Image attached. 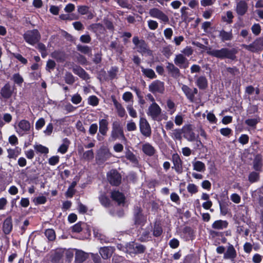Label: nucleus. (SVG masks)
I'll use <instances>...</instances> for the list:
<instances>
[{
	"mask_svg": "<svg viewBox=\"0 0 263 263\" xmlns=\"http://www.w3.org/2000/svg\"><path fill=\"white\" fill-rule=\"evenodd\" d=\"M111 198L116 201L119 205L123 204L125 197L124 194L118 191H114L111 193Z\"/></svg>",
	"mask_w": 263,
	"mask_h": 263,
	"instance_id": "nucleus-18",
	"label": "nucleus"
},
{
	"mask_svg": "<svg viewBox=\"0 0 263 263\" xmlns=\"http://www.w3.org/2000/svg\"><path fill=\"white\" fill-rule=\"evenodd\" d=\"M127 109L129 112V114L130 116H132L133 118L137 117V113L136 110L133 108L132 106L131 105H128L127 107Z\"/></svg>",
	"mask_w": 263,
	"mask_h": 263,
	"instance_id": "nucleus-60",
	"label": "nucleus"
},
{
	"mask_svg": "<svg viewBox=\"0 0 263 263\" xmlns=\"http://www.w3.org/2000/svg\"><path fill=\"white\" fill-rule=\"evenodd\" d=\"M80 40L83 43H89L91 42V39L89 34H85L82 35L80 37Z\"/></svg>",
	"mask_w": 263,
	"mask_h": 263,
	"instance_id": "nucleus-53",
	"label": "nucleus"
},
{
	"mask_svg": "<svg viewBox=\"0 0 263 263\" xmlns=\"http://www.w3.org/2000/svg\"><path fill=\"white\" fill-rule=\"evenodd\" d=\"M142 209L140 206H137L134 209V217L135 224H142L146 221L144 216L142 213Z\"/></svg>",
	"mask_w": 263,
	"mask_h": 263,
	"instance_id": "nucleus-14",
	"label": "nucleus"
},
{
	"mask_svg": "<svg viewBox=\"0 0 263 263\" xmlns=\"http://www.w3.org/2000/svg\"><path fill=\"white\" fill-rule=\"evenodd\" d=\"M140 129L141 133L145 137H150L151 135V129L150 126L147 120L143 118L140 119Z\"/></svg>",
	"mask_w": 263,
	"mask_h": 263,
	"instance_id": "nucleus-12",
	"label": "nucleus"
},
{
	"mask_svg": "<svg viewBox=\"0 0 263 263\" xmlns=\"http://www.w3.org/2000/svg\"><path fill=\"white\" fill-rule=\"evenodd\" d=\"M13 80L17 84H21L23 82V79L19 73L14 74L13 76Z\"/></svg>",
	"mask_w": 263,
	"mask_h": 263,
	"instance_id": "nucleus-50",
	"label": "nucleus"
},
{
	"mask_svg": "<svg viewBox=\"0 0 263 263\" xmlns=\"http://www.w3.org/2000/svg\"><path fill=\"white\" fill-rule=\"evenodd\" d=\"M82 101L81 97L78 95H74L71 98V101L73 103L77 104L81 102Z\"/></svg>",
	"mask_w": 263,
	"mask_h": 263,
	"instance_id": "nucleus-57",
	"label": "nucleus"
},
{
	"mask_svg": "<svg viewBox=\"0 0 263 263\" xmlns=\"http://www.w3.org/2000/svg\"><path fill=\"white\" fill-rule=\"evenodd\" d=\"M11 54L20 62L23 64H26L27 63V60L24 58L21 54L16 53H11Z\"/></svg>",
	"mask_w": 263,
	"mask_h": 263,
	"instance_id": "nucleus-45",
	"label": "nucleus"
},
{
	"mask_svg": "<svg viewBox=\"0 0 263 263\" xmlns=\"http://www.w3.org/2000/svg\"><path fill=\"white\" fill-rule=\"evenodd\" d=\"M141 68L143 74L146 77L149 79H154L156 78L157 76L153 69L144 68L142 66L141 67Z\"/></svg>",
	"mask_w": 263,
	"mask_h": 263,
	"instance_id": "nucleus-34",
	"label": "nucleus"
},
{
	"mask_svg": "<svg viewBox=\"0 0 263 263\" xmlns=\"http://www.w3.org/2000/svg\"><path fill=\"white\" fill-rule=\"evenodd\" d=\"M143 152L148 156H153L155 152V149L150 144L146 143L142 146Z\"/></svg>",
	"mask_w": 263,
	"mask_h": 263,
	"instance_id": "nucleus-28",
	"label": "nucleus"
},
{
	"mask_svg": "<svg viewBox=\"0 0 263 263\" xmlns=\"http://www.w3.org/2000/svg\"><path fill=\"white\" fill-rule=\"evenodd\" d=\"M45 234L50 241H53L55 238V232L52 229L46 230Z\"/></svg>",
	"mask_w": 263,
	"mask_h": 263,
	"instance_id": "nucleus-42",
	"label": "nucleus"
},
{
	"mask_svg": "<svg viewBox=\"0 0 263 263\" xmlns=\"http://www.w3.org/2000/svg\"><path fill=\"white\" fill-rule=\"evenodd\" d=\"M126 251L130 254L142 253L145 250V247L141 244L132 242L126 246Z\"/></svg>",
	"mask_w": 263,
	"mask_h": 263,
	"instance_id": "nucleus-5",
	"label": "nucleus"
},
{
	"mask_svg": "<svg viewBox=\"0 0 263 263\" xmlns=\"http://www.w3.org/2000/svg\"><path fill=\"white\" fill-rule=\"evenodd\" d=\"M114 105L115 106L118 113V115L120 117H123L125 115V110L122 106L121 104L119 103L116 99H113L112 100Z\"/></svg>",
	"mask_w": 263,
	"mask_h": 263,
	"instance_id": "nucleus-35",
	"label": "nucleus"
},
{
	"mask_svg": "<svg viewBox=\"0 0 263 263\" xmlns=\"http://www.w3.org/2000/svg\"><path fill=\"white\" fill-rule=\"evenodd\" d=\"M78 11L79 13H80L81 14H85L88 11V7L85 6H79L78 7Z\"/></svg>",
	"mask_w": 263,
	"mask_h": 263,
	"instance_id": "nucleus-62",
	"label": "nucleus"
},
{
	"mask_svg": "<svg viewBox=\"0 0 263 263\" xmlns=\"http://www.w3.org/2000/svg\"><path fill=\"white\" fill-rule=\"evenodd\" d=\"M108 122L105 119H102L99 122V132L103 135H105L108 130Z\"/></svg>",
	"mask_w": 263,
	"mask_h": 263,
	"instance_id": "nucleus-27",
	"label": "nucleus"
},
{
	"mask_svg": "<svg viewBox=\"0 0 263 263\" xmlns=\"http://www.w3.org/2000/svg\"><path fill=\"white\" fill-rule=\"evenodd\" d=\"M77 49L79 51H80L84 54H88L91 51V48L88 46L81 45H78L77 46Z\"/></svg>",
	"mask_w": 263,
	"mask_h": 263,
	"instance_id": "nucleus-41",
	"label": "nucleus"
},
{
	"mask_svg": "<svg viewBox=\"0 0 263 263\" xmlns=\"http://www.w3.org/2000/svg\"><path fill=\"white\" fill-rule=\"evenodd\" d=\"M34 149L38 153L42 154H47L48 153V149L47 147L43 146L41 144L35 145L34 146Z\"/></svg>",
	"mask_w": 263,
	"mask_h": 263,
	"instance_id": "nucleus-43",
	"label": "nucleus"
},
{
	"mask_svg": "<svg viewBox=\"0 0 263 263\" xmlns=\"http://www.w3.org/2000/svg\"><path fill=\"white\" fill-rule=\"evenodd\" d=\"M137 51L142 53H147L148 55L152 54V51L148 49L147 44L143 40H141L140 44L137 46Z\"/></svg>",
	"mask_w": 263,
	"mask_h": 263,
	"instance_id": "nucleus-19",
	"label": "nucleus"
},
{
	"mask_svg": "<svg viewBox=\"0 0 263 263\" xmlns=\"http://www.w3.org/2000/svg\"><path fill=\"white\" fill-rule=\"evenodd\" d=\"M73 72L80 77L81 79L87 80L89 79V75L81 67L78 65H74L71 68Z\"/></svg>",
	"mask_w": 263,
	"mask_h": 263,
	"instance_id": "nucleus-16",
	"label": "nucleus"
},
{
	"mask_svg": "<svg viewBox=\"0 0 263 263\" xmlns=\"http://www.w3.org/2000/svg\"><path fill=\"white\" fill-rule=\"evenodd\" d=\"M219 37L222 42L231 40L233 35L231 32H226L224 30L219 31Z\"/></svg>",
	"mask_w": 263,
	"mask_h": 263,
	"instance_id": "nucleus-30",
	"label": "nucleus"
},
{
	"mask_svg": "<svg viewBox=\"0 0 263 263\" xmlns=\"http://www.w3.org/2000/svg\"><path fill=\"white\" fill-rule=\"evenodd\" d=\"M188 192L191 194H195L198 192V189L194 184H189L187 187Z\"/></svg>",
	"mask_w": 263,
	"mask_h": 263,
	"instance_id": "nucleus-49",
	"label": "nucleus"
},
{
	"mask_svg": "<svg viewBox=\"0 0 263 263\" xmlns=\"http://www.w3.org/2000/svg\"><path fill=\"white\" fill-rule=\"evenodd\" d=\"M119 136L125 139L123 130L120 126V124L118 122L116 121L112 124V130L111 135L112 140H116L117 138H119Z\"/></svg>",
	"mask_w": 263,
	"mask_h": 263,
	"instance_id": "nucleus-7",
	"label": "nucleus"
},
{
	"mask_svg": "<svg viewBox=\"0 0 263 263\" xmlns=\"http://www.w3.org/2000/svg\"><path fill=\"white\" fill-rule=\"evenodd\" d=\"M37 48L41 52L42 57L44 58L46 56V48L44 44L42 43H40L37 45Z\"/></svg>",
	"mask_w": 263,
	"mask_h": 263,
	"instance_id": "nucleus-46",
	"label": "nucleus"
},
{
	"mask_svg": "<svg viewBox=\"0 0 263 263\" xmlns=\"http://www.w3.org/2000/svg\"><path fill=\"white\" fill-rule=\"evenodd\" d=\"M174 63L180 68L186 69L189 67V62L185 57L181 53L178 54L174 59Z\"/></svg>",
	"mask_w": 263,
	"mask_h": 263,
	"instance_id": "nucleus-8",
	"label": "nucleus"
},
{
	"mask_svg": "<svg viewBox=\"0 0 263 263\" xmlns=\"http://www.w3.org/2000/svg\"><path fill=\"white\" fill-rule=\"evenodd\" d=\"M94 154L92 150H89L83 153V158L86 160H90L93 159Z\"/></svg>",
	"mask_w": 263,
	"mask_h": 263,
	"instance_id": "nucleus-44",
	"label": "nucleus"
},
{
	"mask_svg": "<svg viewBox=\"0 0 263 263\" xmlns=\"http://www.w3.org/2000/svg\"><path fill=\"white\" fill-rule=\"evenodd\" d=\"M161 109L156 103H153L148 108L147 114L153 119L156 120L161 114Z\"/></svg>",
	"mask_w": 263,
	"mask_h": 263,
	"instance_id": "nucleus-10",
	"label": "nucleus"
},
{
	"mask_svg": "<svg viewBox=\"0 0 263 263\" xmlns=\"http://www.w3.org/2000/svg\"><path fill=\"white\" fill-rule=\"evenodd\" d=\"M253 167L256 171H260L261 167V158L260 156H256L253 161Z\"/></svg>",
	"mask_w": 263,
	"mask_h": 263,
	"instance_id": "nucleus-39",
	"label": "nucleus"
},
{
	"mask_svg": "<svg viewBox=\"0 0 263 263\" xmlns=\"http://www.w3.org/2000/svg\"><path fill=\"white\" fill-rule=\"evenodd\" d=\"M107 178L110 184L114 186H118L121 182V175L116 170L110 171Z\"/></svg>",
	"mask_w": 263,
	"mask_h": 263,
	"instance_id": "nucleus-4",
	"label": "nucleus"
},
{
	"mask_svg": "<svg viewBox=\"0 0 263 263\" xmlns=\"http://www.w3.org/2000/svg\"><path fill=\"white\" fill-rule=\"evenodd\" d=\"M53 125L52 123H49L46 129L44 131V133L46 135H48V136H49L51 134L52 132V130H53Z\"/></svg>",
	"mask_w": 263,
	"mask_h": 263,
	"instance_id": "nucleus-63",
	"label": "nucleus"
},
{
	"mask_svg": "<svg viewBox=\"0 0 263 263\" xmlns=\"http://www.w3.org/2000/svg\"><path fill=\"white\" fill-rule=\"evenodd\" d=\"M193 129V126L191 124L185 125L182 127L183 137L189 141H194L196 140Z\"/></svg>",
	"mask_w": 263,
	"mask_h": 263,
	"instance_id": "nucleus-6",
	"label": "nucleus"
},
{
	"mask_svg": "<svg viewBox=\"0 0 263 263\" xmlns=\"http://www.w3.org/2000/svg\"><path fill=\"white\" fill-rule=\"evenodd\" d=\"M248 9L247 4L243 1H241L237 3L236 7V12L239 15H244Z\"/></svg>",
	"mask_w": 263,
	"mask_h": 263,
	"instance_id": "nucleus-20",
	"label": "nucleus"
},
{
	"mask_svg": "<svg viewBox=\"0 0 263 263\" xmlns=\"http://www.w3.org/2000/svg\"><path fill=\"white\" fill-rule=\"evenodd\" d=\"M100 254L103 259L110 257L113 253V249L111 247H103L100 250Z\"/></svg>",
	"mask_w": 263,
	"mask_h": 263,
	"instance_id": "nucleus-21",
	"label": "nucleus"
},
{
	"mask_svg": "<svg viewBox=\"0 0 263 263\" xmlns=\"http://www.w3.org/2000/svg\"><path fill=\"white\" fill-rule=\"evenodd\" d=\"M182 90L185 94L186 97L191 101L193 102L194 100V93L193 90L187 85H183L182 86Z\"/></svg>",
	"mask_w": 263,
	"mask_h": 263,
	"instance_id": "nucleus-26",
	"label": "nucleus"
},
{
	"mask_svg": "<svg viewBox=\"0 0 263 263\" xmlns=\"http://www.w3.org/2000/svg\"><path fill=\"white\" fill-rule=\"evenodd\" d=\"M125 157L134 164H138V160L136 156L129 149H127L125 153Z\"/></svg>",
	"mask_w": 263,
	"mask_h": 263,
	"instance_id": "nucleus-31",
	"label": "nucleus"
},
{
	"mask_svg": "<svg viewBox=\"0 0 263 263\" xmlns=\"http://www.w3.org/2000/svg\"><path fill=\"white\" fill-rule=\"evenodd\" d=\"M18 127L24 132L29 131L30 129V124L26 120H21L18 123Z\"/></svg>",
	"mask_w": 263,
	"mask_h": 263,
	"instance_id": "nucleus-36",
	"label": "nucleus"
},
{
	"mask_svg": "<svg viewBox=\"0 0 263 263\" xmlns=\"http://www.w3.org/2000/svg\"><path fill=\"white\" fill-rule=\"evenodd\" d=\"M173 161L176 171H179L182 167V161L178 154H174L172 157Z\"/></svg>",
	"mask_w": 263,
	"mask_h": 263,
	"instance_id": "nucleus-33",
	"label": "nucleus"
},
{
	"mask_svg": "<svg viewBox=\"0 0 263 263\" xmlns=\"http://www.w3.org/2000/svg\"><path fill=\"white\" fill-rule=\"evenodd\" d=\"M14 89L9 83H6L1 90L0 94L2 98L7 100L11 97Z\"/></svg>",
	"mask_w": 263,
	"mask_h": 263,
	"instance_id": "nucleus-13",
	"label": "nucleus"
},
{
	"mask_svg": "<svg viewBox=\"0 0 263 263\" xmlns=\"http://www.w3.org/2000/svg\"><path fill=\"white\" fill-rule=\"evenodd\" d=\"M88 102L91 105L96 106L99 103V100L96 96H92L89 98Z\"/></svg>",
	"mask_w": 263,
	"mask_h": 263,
	"instance_id": "nucleus-52",
	"label": "nucleus"
},
{
	"mask_svg": "<svg viewBox=\"0 0 263 263\" xmlns=\"http://www.w3.org/2000/svg\"><path fill=\"white\" fill-rule=\"evenodd\" d=\"M206 53L212 57L220 59H229L232 60L236 59L237 51L235 48H222L220 49H211L210 48Z\"/></svg>",
	"mask_w": 263,
	"mask_h": 263,
	"instance_id": "nucleus-1",
	"label": "nucleus"
},
{
	"mask_svg": "<svg viewBox=\"0 0 263 263\" xmlns=\"http://www.w3.org/2000/svg\"><path fill=\"white\" fill-rule=\"evenodd\" d=\"M149 14L151 16L160 19L164 23H167L169 21L168 16L158 8L150 9Z\"/></svg>",
	"mask_w": 263,
	"mask_h": 263,
	"instance_id": "nucleus-11",
	"label": "nucleus"
},
{
	"mask_svg": "<svg viewBox=\"0 0 263 263\" xmlns=\"http://www.w3.org/2000/svg\"><path fill=\"white\" fill-rule=\"evenodd\" d=\"M65 82L69 85L73 84L75 82L74 76L69 72H66L64 76Z\"/></svg>",
	"mask_w": 263,
	"mask_h": 263,
	"instance_id": "nucleus-38",
	"label": "nucleus"
},
{
	"mask_svg": "<svg viewBox=\"0 0 263 263\" xmlns=\"http://www.w3.org/2000/svg\"><path fill=\"white\" fill-rule=\"evenodd\" d=\"M181 52L185 55L189 57L193 54V50L191 47L187 46Z\"/></svg>",
	"mask_w": 263,
	"mask_h": 263,
	"instance_id": "nucleus-56",
	"label": "nucleus"
},
{
	"mask_svg": "<svg viewBox=\"0 0 263 263\" xmlns=\"http://www.w3.org/2000/svg\"><path fill=\"white\" fill-rule=\"evenodd\" d=\"M98 130V125L97 124H92L90 125L89 129V133L90 135H95Z\"/></svg>",
	"mask_w": 263,
	"mask_h": 263,
	"instance_id": "nucleus-58",
	"label": "nucleus"
},
{
	"mask_svg": "<svg viewBox=\"0 0 263 263\" xmlns=\"http://www.w3.org/2000/svg\"><path fill=\"white\" fill-rule=\"evenodd\" d=\"M82 222H80L72 227V230L74 232L79 233L82 231Z\"/></svg>",
	"mask_w": 263,
	"mask_h": 263,
	"instance_id": "nucleus-59",
	"label": "nucleus"
},
{
	"mask_svg": "<svg viewBox=\"0 0 263 263\" xmlns=\"http://www.w3.org/2000/svg\"><path fill=\"white\" fill-rule=\"evenodd\" d=\"M228 222L226 221L221 220L215 221L212 224V228L215 229H222L228 226Z\"/></svg>",
	"mask_w": 263,
	"mask_h": 263,
	"instance_id": "nucleus-32",
	"label": "nucleus"
},
{
	"mask_svg": "<svg viewBox=\"0 0 263 263\" xmlns=\"http://www.w3.org/2000/svg\"><path fill=\"white\" fill-rule=\"evenodd\" d=\"M237 256L236 251L233 246L229 243L226 252L224 253V258L231 259L233 261Z\"/></svg>",
	"mask_w": 263,
	"mask_h": 263,
	"instance_id": "nucleus-17",
	"label": "nucleus"
},
{
	"mask_svg": "<svg viewBox=\"0 0 263 263\" xmlns=\"http://www.w3.org/2000/svg\"><path fill=\"white\" fill-rule=\"evenodd\" d=\"M183 130L182 129H175L172 131V137L175 140L181 141L182 140V134Z\"/></svg>",
	"mask_w": 263,
	"mask_h": 263,
	"instance_id": "nucleus-37",
	"label": "nucleus"
},
{
	"mask_svg": "<svg viewBox=\"0 0 263 263\" xmlns=\"http://www.w3.org/2000/svg\"><path fill=\"white\" fill-rule=\"evenodd\" d=\"M166 68L168 73L174 78H178L181 76L179 69L173 63L168 62Z\"/></svg>",
	"mask_w": 263,
	"mask_h": 263,
	"instance_id": "nucleus-15",
	"label": "nucleus"
},
{
	"mask_svg": "<svg viewBox=\"0 0 263 263\" xmlns=\"http://www.w3.org/2000/svg\"><path fill=\"white\" fill-rule=\"evenodd\" d=\"M241 47L251 52H259L263 50V39L258 37L250 45L242 44Z\"/></svg>",
	"mask_w": 263,
	"mask_h": 263,
	"instance_id": "nucleus-3",
	"label": "nucleus"
},
{
	"mask_svg": "<svg viewBox=\"0 0 263 263\" xmlns=\"http://www.w3.org/2000/svg\"><path fill=\"white\" fill-rule=\"evenodd\" d=\"M87 257V254L84 252L78 250L76 253L75 259L77 263H81L85 261Z\"/></svg>",
	"mask_w": 263,
	"mask_h": 263,
	"instance_id": "nucleus-24",
	"label": "nucleus"
},
{
	"mask_svg": "<svg viewBox=\"0 0 263 263\" xmlns=\"http://www.w3.org/2000/svg\"><path fill=\"white\" fill-rule=\"evenodd\" d=\"M251 29L253 33L256 35H258L260 33L261 30L260 26L258 24H255L253 25Z\"/></svg>",
	"mask_w": 263,
	"mask_h": 263,
	"instance_id": "nucleus-51",
	"label": "nucleus"
},
{
	"mask_svg": "<svg viewBox=\"0 0 263 263\" xmlns=\"http://www.w3.org/2000/svg\"><path fill=\"white\" fill-rule=\"evenodd\" d=\"M259 179V174L253 172L249 176V180L251 182L257 181Z\"/></svg>",
	"mask_w": 263,
	"mask_h": 263,
	"instance_id": "nucleus-47",
	"label": "nucleus"
},
{
	"mask_svg": "<svg viewBox=\"0 0 263 263\" xmlns=\"http://www.w3.org/2000/svg\"><path fill=\"white\" fill-rule=\"evenodd\" d=\"M194 170L198 172H203L205 170L204 164L200 161H197L193 164Z\"/></svg>",
	"mask_w": 263,
	"mask_h": 263,
	"instance_id": "nucleus-40",
	"label": "nucleus"
},
{
	"mask_svg": "<svg viewBox=\"0 0 263 263\" xmlns=\"http://www.w3.org/2000/svg\"><path fill=\"white\" fill-rule=\"evenodd\" d=\"M45 124V121L44 119L40 118L35 123V128L37 129H40L44 126Z\"/></svg>",
	"mask_w": 263,
	"mask_h": 263,
	"instance_id": "nucleus-55",
	"label": "nucleus"
},
{
	"mask_svg": "<svg viewBox=\"0 0 263 263\" xmlns=\"http://www.w3.org/2000/svg\"><path fill=\"white\" fill-rule=\"evenodd\" d=\"M149 90L153 93L157 92L163 93L164 91V83L159 80L153 82L149 85Z\"/></svg>",
	"mask_w": 263,
	"mask_h": 263,
	"instance_id": "nucleus-9",
	"label": "nucleus"
},
{
	"mask_svg": "<svg viewBox=\"0 0 263 263\" xmlns=\"http://www.w3.org/2000/svg\"><path fill=\"white\" fill-rule=\"evenodd\" d=\"M99 199L101 204L104 207L109 208L110 206L111 201L105 194H101Z\"/></svg>",
	"mask_w": 263,
	"mask_h": 263,
	"instance_id": "nucleus-29",
	"label": "nucleus"
},
{
	"mask_svg": "<svg viewBox=\"0 0 263 263\" xmlns=\"http://www.w3.org/2000/svg\"><path fill=\"white\" fill-rule=\"evenodd\" d=\"M196 84L201 89H205L208 86V81L205 77L200 76L196 80Z\"/></svg>",
	"mask_w": 263,
	"mask_h": 263,
	"instance_id": "nucleus-25",
	"label": "nucleus"
},
{
	"mask_svg": "<svg viewBox=\"0 0 263 263\" xmlns=\"http://www.w3.org/2000/svg\"><path fill=\"white\" fill-rule=\"evenodd\" d=\"M162 228L159 225H155L153 231V235L156 237H158L162 234Z\"/></svg>",
	"mask_w": 263,
	"mask_h": 263,
	"instance_id": "nucleus-48",
	"label": "nucleus"
},
{
	"mask_svg": "<svg viewBox=\"0 0 263 263\" xmlns=\"http://www.w3.org/2000/svg\"><path fill=\"white\" fill-rule=\"evenodd\" d=\"M23 36L25 41L31 45H34L39 42L41 38L40 34L36 29L27 31Z\"/></svg>",
	"mask_w": 263,
	"mask_h": 263,
	"instance_id": "nucleus-2",
	"label": "nucleus"
},
{
	"mask_svg": "<svg viewBox=\"0 0 263 263\" xmlns=\"http://www.w3.org/2000/svg\"><path fill=\"white\" fill-rule=\"evenodd\" d=\"M59 161V157L58 156H53L49 159V163L50 165H54Z\"/></svg>",
	"mask_w": 263,
	"mask_h": 263,
	"instance_id": "nucleus-64",
	"label": "nucleus"
},
{
	"mask_svg": "<svg viewBox=\"0 0 263 263\" xmlns=\"http://www.w3.org/2000/svg\"><path fill=\"white\" fill-rule=\"evenodd\" d=\"M258 122V120L257 119H249L245 121L246 124L252 127L255 126Z\"/></svg>",
	"mask_w": 263,
	"mask_h": 263,
	"instance_id": "nucleus-54",
	"label": "nucleus"
},
{
	"mask_svg": "<svg viewBox=\"0 0 263 263\" xmlns=\"http://www.w3.org/2000/svg\"><path fill=\"white\" fill-rule=\"evenodd\" d=\"M63 251L57 250L51 255V261L52 263H58L63 257Z\"/></svg>",
	"mask_w": 263,
	"mask_h": 263,
	"instance_id": "nucleus-23",
	"label": "nucleus"
},
{
	"mask_svg": "<svg viewBox=\"0 0 263 263\" xmlns=\"http://www.w3.org/2000/svg\"><path fill=\"white\" fill-rule=\"evenodd\" d=\"M148 25L149 28L152 30H155L158 27V23L156 21L151 20L148 22Z\"/></svg>",
	"mask_w": 263,
	"mask_h": 263,
	"instance_id": "nucleus-61",
	"label": "nucleus"
},
{
	"mask_svg": "<svg viewBox=\"0 0 263 263\" xmlns=\"http://www.w3.org/2000/svg\"><path fill=\"white\" fill-rule=\"evenodd\" d=\"M3 231L5 234L10 233L12 229V219L10 217L6 218L3 223Z\"/></svg>",
	"mask_w": 263,
	"mask_h": 263,
	"instance_id": "nucleus-22",
	"label": "nucleus"
}]
</instances>
